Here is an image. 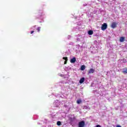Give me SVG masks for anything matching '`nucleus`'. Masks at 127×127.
<instances>
[{
  "label": "nucleus",
  "mask_w": 127,
  "mask_h": 127,
  "mask_svg": "<svg viewBox=\"0 0 127 127\" xmlns=\"http://www.w3.org/2000/svg\"><path fill=\"white\" fill-rule=\"evenodd\" d=\"M85 81V78L82 77L79 80L80 84H82V83H84V81Z\"/></svg>",
  "instance_id": "nucleus-6"
},
{
  "label": "nucleus",
  "mask_w": 127,
  "mask_h": 127,
  "mask_svg": "<svg viewBox=\"0 0 127 127\" xmlns=\"http://www.w3.org/2000/svg\"><path fill=\"white\" fill-rule=\"evenodd\" d=\"M107 28H108V24L106 23H103L101 27L102 30H106Z\"/></svg>",
  "instance_id": "nucleus-1"
},
{
  "label": "nucleus",
  "mask_w": 127,
  "mask_h": 127,
  "mask_svg": "<svg viewBox=\"0 0 127 127\" xmlns=\"http://www.w3.org/2000/svg\"><path fill=\"white\" fill-rule=\"evenodd\" d=\"M125 41V37H121L120 38V42H124Z\"/></svg>",
  "instance_id": "nucleus-7"
},
{
  "label": "nucleus",
  "mask_w": 127,
  "mask_h": 127,
  "mask_svg": "<svg viewBox=\"0 0 127 127\" xmlns=\"http://www.w3.org/2000/svg\"><path fill=\"white\" fill-rule=\"evenodd\" d=\"M76 62V58L73 57L70 60V63H75Z\"/></svg>",
  "instance_id": "nucleus-5"
},
{
  "label": "nucleus",
  "mask_w": 127,
  "mask_h": 127,
  "mask_svg": "<svg viewBox=\"0 0 127 127\" xmlns=\"http://www.w3.org/2000/svg\"><path fill=\"white\" fill-rule=\"evenodd\" d=\"M34 33V31H31V34H32V33Z\"/></svg>",
  "instance_id": "nucleus-17"
},
{
  "label": "nucleus",
  "mask_w": 127,
  "mask_h": 127,
  "mask_svg": "<svg viewBox=\"0 0 127 127\" xmlns=\"http://www.w3.org/2000/svg\"><path fill=\"white\" fill-rule=\"evenodd\" d=\"M117 25H118V24L117 23V22H113L112 23V24L111 25V27L112 28H116V27H117Z\"/></svg>",
  "instance_id": "nucleus-3"
},
{
  "label": "nucleus",
  "mask_w": 127,
  "mask_h": 127,
  "mask_svg": "<svg viewBox=\"0 0 127 127\" xmlns=\"http://www.w3.org/2000/svg\"><path fill=\"white\" fill-rule=\"evenodd\" d=\"M74 120H75V118H69V121L70 122H74Z\"/></svg>",
  "instance_id": "nucleus-11"
},
{
  "label": "nucleus",
  "mask_w": 127,
  "mask_h": 127,
  "mask_svg": "<svg viewBox=\"0 0 127 127\" xmlns=\"http://www.w3.org/2000/svg\"><path fill=\"white\" fill-rule=\"evenodd\" d=\"M67 61H67V60L65 61L64 64H67Z\"/></svg>",
  "instance_id": "nucleus-16"
},
{
  "label": "nucleus",
  "mask_w": 127,
  "mask_h": 127,
  "mask_svg": "<svg viewBox=\"0 0 127 127\" xmlns=\"http://www.w3.org/2000/svg\"><path fill=\"white\" fill-rule=\"evenodd\" d=\"M96 127H101L99 125H96Z\"/></svg>",
  "instance_id": "nucleus-18"
},
{
  "label": "nucleus",
  "mask_w": 127,
  "mask_h": 127,
  "mask_svg": "<svg viewBox=\"0 0 127 127\" xmlns=\"http://www.w3.org/2000/svg\"><path fill=\"white\" fill-rule=\"evenodd\" d=\"M85 127V121H82L78 123V127Z\"/></svg>",
  "instance_id": "nucleus-2"
},
{
  "label": "nucleus",
  "mask_w": 127,
  "mask_h": 127,
  "mask_svg": "<svg viewBox=\"0 0 127 127\" xmlns=\"http://www.w3.org/2000/svg\"><path fill=\"white\" fill-rule=\"evenodd\" d=\"M88 34H89V35H93V34H94V32L92 30H89L88 31Z\"/></svg>",
  "instance_id": "nucleus-9"
},
{
  "label": "nucleus",
  "mask_w": 127,
  "mask_h": 127,
  "mask_svg": "<svg viewBox=\"0 0 127 127\" xmlns=\"http://www.w3.org/2000/svg\"><path fill=\"white\" fill-rule=\"evenodd\" d=\"M76 103H77V104H81V103H82V100H77V101H76Z\"/></svg>",
  "instance_id": "nucleus-12"
},
{
  "label": "nucleus",
  "mask_w": 127,
  "mask_h": 127,
  "mask_svg": "<svg viewBox=\"0 0 127 127\" xmlns=\"http://www.w3.org/2000/svg\"><path fill=\"white\" fill-rule=\"evenodd\" d=\"M123 73L124 74H127V68H124V70L123 71Z\"/></svg>",
  "instance_id": "nucleus-10"
},
{
  "label": "nucleus",
  "mask_w": 127,
  "mask_h": 127,
  "mask_svg": "<svg viewBox=\"0 0 127 127\" xmlns=\"http://www.w3.org/2000/svg\"><path fill=\"white\" fill-rule=\"evenodd\" d=\"M63 59H64V60H65V61H66V60L68 61V58L67 57H63Z\"/></svg>",
  "instance_id": "nucleus-15"
},
{
  "label": "nucleus",
  "mask_w": 127,
  "mask_h": 127,
  "mask_svg": "<svg viewBox=\"0 0 127 127\" xmlns=\"http://www.w3.org/2000/svg\"><path fill=\"white\" fill-rule=\"evenodd\" d=\"M94 72H95V69H94L93 68H91L88 71V74H93V73H94Z\"/></svg>",
  "instance_id": "nucleus-4"
},
{
  "label": "nucleus",
  "mask_w": 127,
  "mask_h": 127,
  "mask_svg": "<svg viewBox=\"0 0 127 127\" xmlns=\"http://www.w3.org/2000/svg\"><path fill=\"white\" fill-rule=\"evenodd\" d=\"M80 69H81V71H84V70H85L86 69V66H85L84 65H81Z\"/></svg>",
  "instance_id": "nucleus-8"
},
{
  "label": "nucleus",
  "mask_w": 127,
  "mask_h": 127,
  "mask_svg": "<svg viewBox=\"0 0 127 127\" xmlns=\"http://www.w3.org/2000/svg\"><path fill=\"white\" fill-rule=\"evenodd\" d=\"M116 127H122V126H121L120 125H118Z\"/></svg>",
  "instance_id": "nucleus-19"
},
{
  "label": "nucleus",
  "mask_w": 127,
  "mask_h": 127,
  "mask_svg": "<svg viewBox=\"0 0 127 127\" xmlns=\"http://www.w3.org/2000/svg\"><path fill=\"white\" fill-rule=\"evenodd\" d=\"M40 29H41V27H38L37 28V30L38 32H40Z\"/></svg>",
  "instance_id": "nucleus-14"
},
{
  "label": "nucleus",
  "mask_w": 127,
  "mask_h": 127,
  "mask_svg": "<svg viewBox=\"0 0 127 127\" xmlns=\"http://www.w3.org/2000/svg\"><path fill=\"white\" fill-rule=\"evenodd\" d=\"M57 126H61V122L60 121H58L57 123Z\"/></svg>",
  "instance_id": "nucleus-13"
}]
</instances>
